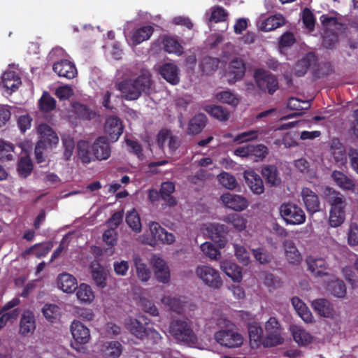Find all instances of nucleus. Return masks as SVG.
Wrapping results in <instances>:
<instances>
[{"instance_id":"nucleus-1","label":"nucleus","mask_w":358,"mask_h":358,"mask_svg":"<svg viewBox=\"0 0 358 358\" xmlns=\"http://www.w3.org/2000/svg\"><path fill=\"white\" fill-rule=\"evenodd\" d=\"M211 320L221 328L214 334L215 341L220 345L227 348H237L243 344L244 336L238 331L229 328L232 323L221 310H216L213 313Z\"/></svg>"},{"instance_id":"nucleus-2","label":"nucleus","mask_w":358,"mask_h":358,"mask_svg":"<svg viewBox=\"0 0 358 358\" xmlns=\"http://www.w3.org/2000/svg\"><path fill=\"white\" fill-rule=\"evenodd\" d=\"M324 195L330 206L329 225L333 228L341 226L345 220L347 202L345 196L338 191L331 187L325 189Z\"/></svg>"},{"instance_id":"nucleus-3","label":"nucleus","mask_w":358,"mask_h":358,"mask_svg":"<svg viewBox=\"0 0 358 358\" xmlns=\"http://www.w3.org/2000/svg\"><path fill=\"white\" fill-rule=\"evenodd\" d=\"M150 76L148 71L143 72L136 80H124L118 83L117 88L126 99H137L143 92L150 93L152 86Z\"/></svg>"},{"instance_id":"nucleus-4","label":"nucleus","mask_w":358,"mask_h":358,"mask_svg":"<svg viewBox=\"0 0 358 358\" xmlns=\"http://www.w3.org/2000/svg\"><path fill=\"white\" fill-rule=\"evenodd\" d=\"M140 241L152 247L156 246L159 243L171 245L176 241L172 233L168 232L158 222H150L148 230L139 237Z\"/></svg>"},{"instance_id":"nucleus-5","label":"nucleus","mask_w":358,"mask_h":358,"mask_svg":"<svg viewBox=\"0 0 358 358\" xmlns=\"http://www.w3.org/2000/svg\"><path fill=\"white\" fill-rule=\"evenodd\" d=\"M169 332L179 343L201 348L196 336L187 321L180 320L173 321L169 327Z\"/></svg>"},{"instance_id":"nucleus-6","label":"nucleus","mask_w":358,"mask_h":358,"mask_svg":"<svg viewBox=\"0 0 358 358\" xmlns=\"http://www.w3.org/2000/svg\"><path fill=\"white\" fill-rule=\"evenodd\" d=\"M64 54V50L62 48H55L49 53L48 57L51 61L60 59L54 63L53 71L60 77L71 79L77 74V70L73 62L63 59Z\"/></svg>"},{"instance_id":"nucleus-7","label":"nucleus","mask_w":358,"mask_h":358,"mask_svg":"<svg viewBox=\"0 0 358 358\" xmlns=\"http://www.w3.org/2000/svg\"><path fill=\"white\" fill-rule=\"evenodd\" d=\"M40 139L35 148L36 159L38 163L45 161L42 150L48 146L52 147L59 142V137L52 129L47 124H41L37 128Z\"/></svg>"},{"instance_id":"nucleus-8","label":"nucleus","mask_w":358,"mask_h":358,"mask_svg":"<svg viewBox=\"0 0 358 358\" xmlns=\"http://www.w3.org/2000/svg\"><path fill=\"white\" fill-rule=\"evenodd\" d=\"M337 14L322 15L320 17V21L324 29L323 34V45L327 48H331L338 41V35L336 31L338 30L341 24L338 22Z\"/></svg>"},{"instance_id":"nucleus-9","label":"nucleus","mask_w":358,"mask_h":358,"mask_svg":"<svg viewBox=\"0 0 358 358\" xmlns=\"http://www.w3.org/2000/svg\"><path fill=\"white\" fill-rule=\"evenodd\" d=\"M131 22H127L124 27V34L129 46L135 47L148 41L153 34L154 29L150 25H145L129 31Z\"/></svg>"},{"instance_id":"nucleus-10","label":"nucleus","mask_w":358,"mask_h":358,"mask_svg":"<svg viewBox=\"0 0 358 358\" xmlns=\"http://www.w3.org/2000/svg\"><path fill=\"white\" fill-rule=\"evenodd\" d=\"M70 331L73 337L72 348L79 352H83V345L88 343L91 339L90 329L81 322L75 320L71 322Z\"/></svg>"},{"instance_id":"nucleus-11","label":"nucleus","mask_w":358,"mask_h":358,"mask_svg":"<svg viewBox=\"0 0 358 358\" xmlns=\"http://www.w3.org/2000/svg\"><path fill=\"white\" fill-rule=\"evenodd\" d=\"M280 213L287 224L299 225L306 221L303 209L293 203H284L280 207Z\"/></svg>"},{"instance_id":"nucleus-12","label":"nucleus","mask_w":358,"mask_h":358,"mask_svg":"<svg viewBox=\"0 0 358 358\" xmlns=\"http://www.w3.org/2000/svg\"><path fill=\"white\" fill-rule=\"evenodd\" d=\"M195 273L203 284L213 289H219L222 285L220 273L217 270L208 265H199Z\"/></svg>"},{"instance_id":"nucleus-13","label":"nucleus","mask_w":358,"mask_h":358,"mask_svg":"<svg viewBox=\"0 0 358 358\" xmlns=\"http://www.w3.org/2000/svg\"><path fill=\"white\" fill-rule=\"evenodd\" d=\"M265 332V336L262 338L264 346L271 347L282 343L284 338L281 335L279 323L275 317H271L266 322Z\"/></svg>"},{"instance_id":"nucleus-14","label":"nucleus","mask_w":358,"mask_h":358,"mask_svg":"<svg viewBox=\"0 0 358 358\" xmlns=\"http://www.w3.org/2000/svg\"><path fill=\"white\" fill-rule=\"evenodd\" d=\"M148 323V318L139 315L136 319H130L128 326L131 332L138 338H143L145 336L151 335L155 340L161 338V336L157 331L146 327Z\"/></svg>"},{"instance_id":"nucleus-15","label":"nucleus","mask_w":358,"mask_h":358,"mask_svg":"<svg viewBox=\"0 0 358 358\" xmlns=\"http://www.w3.org/2000/svg\"><path fill=\"white\" fill-rule=\"evenodd\" d=\"M254 78L258 87L262 92L272 94L278 88L276 78L263 69H257L254 73Z\"/></svg>"},{"instance_id":"nucleus-16","label":"nucleus","mask_w":358,"mask_h":358,"mask_svg":"<svg viewBox=\"0 0 358 358\" xmlns=\"http://www.w3.org/2000/svg\"><path fill=\"white\" fill-rule=\"evenodd\" d=\"M201 231L203 234L217 243L220 248L225 246L227 243L226 234L227 231V227L224 224L207 223L203 225Z\"/></svg>"},{"instance_id":"nucleus-17","label":"nucleus","mask_w":358,"mask_h":358,"mask_svg":"<svg viewBox=\"0 0 358 358\" xmlns=\"http://www.w3.org/2000/svg\"><path fill=\"white\" fill-rule=\"evenodd\" d=\"M150 264L154 270L156 280L163 284H167L171 279V272L167 262L158 255H153Z\"/></svg>"},{"instance_id":"nucleus-18","label":"nucleus","mask_w":358,"mask_h":358,"mask_svg":"<svg viewBox=\"0 0 358 358\" xmlns=\"http://www.w3.org/2000/svg\"><path fill=\"white\" fill-rule=\"evenodd\" d=\"M285 24V17L280 14H276L266 17L262 15L257 21V27L259 30L270 31Z\"/></svg>"},{"instance_id":"nucleus-19","label":"nucleus","mask_w":358,"mask_h":358,"mask_svg":"<svg viewBox=\"0 0 358 358\" xmlns=\"http://www.w3.org/2000/svg\"><path fill=\"white\" fill-rule=\"evenodd\" d=\"M245 67L243 61L236 58L231 61L224 76L227 82L232 84L241 80L245 75Z\"/></svg>"},{"instance_id":"nucleus-20","label":"nucleus","mask_w":358,"mask_h":358,"mask_svg":"<svg viewBox=\"0 0 358 358\" xmlns=\"http://www.w3.org/2000/svg\"><path fill=\"white\" fill-rule=\"evenodd\" d=\"M220 200L224 206L235 211H242L248 206V200L241 195L225 193L220 196Z\"/></svg>"},{"instance_id":"nucleus-21","label":"nucleus","mask_w":358,"mask_h":358,"mask_svg":"<svg viewBox=\"0 0 358 358\" xmlns=\"http://www.w3.org/2000/svg\"><path fill=\"white\" fill-rule=\"evenodd\" d=\"M77 155L84 164L97 160L93 143L85 140H80L77 143Z\"/></svg>"},{"instance_id":"nucleus-22","label":"nucleus","mask_w":358,"mask_h":358,"mask_svg":"<svg viewBox=\"0 0 358 358\" xmlns=\"http://www.w3.org/2000/svg\"><path fill=\"white\" fill-rule=\"evenodd\" d=\"M243 176L248 187L253 194L259 195L264 192L263 180L254 170L245 171Z\"/></svg>"},{"instance_id":"nucleus-23","label":"nucleus","mask_w":358,"mask_h":358,"mask_svg":"<svg viewBox=\"0 0 358 358\" xmlns=\"http://www.w3.org/2000/svg\"><path fill=\"white\" fill-rule=\"evenodd\" d=\"M21 85L20 78L13 71H6L1 77L0 86L4 90V92L11 94Z\"/></svg>"},{"instance_id":"nucleus-24","label":"nucleus","mask_w":358,"mask_h":358,"mask_svg":"<svg viewBox=\"0 0 358 358\" xmlns=\"http://www.w3.org/2000/svg\"><path fill=\"white\" fill-rule=\"evenodd\" d=\"M313 310L321 317L333 319L336 313L333 305L327 299H318L311 302Z\"/></svg>"},{"instance_id":"nucleus-25","label":"nucleus","mask_w":358,"mask_h":358,"mask_svg":"<svg viewBox=\"0 0 358 358\" xmlns=\"http://www.w3.org/2000/svg\"><path fill=\"white\" fill-rule=\"evenodd\" d=\"M159 73L164 80L172 85H177L180 81L179 69L173 63L167 62L162 64L159 67Z\"/></svg>"},{"instance_id":"nucleus-26","label":"nucleus","mask_w":358,"mask_h":358,"mask_svg":"<svg viewBox=\"0 0 358 358\" xmlns=\"http://www.w3.org/2000/svg\"><path fill=\"white\" fill-rule=\"evenodd\" d=\"M307 210L313 214L320 210V200L317 195L308 187H304L301 193Z\"/></svg>"},{"instance_id":"nucleus-27","label":"nucleus","mask_w":358,"mask_h":358,"mask_svg":"<svg viewBox=\"0 0 358 358\" xmlns=\"http://www.w3.org/2000/svg\"><path fill=\"white\" fill-rule=\"evenodd\" d=\"M331 178L336 185L343 190L355 192L356 183L355 180L339 171H334Z\"/></svg>"},{"instance_id":"nucleus-28","label":"nucleus","mask_w":358,"mask_h":358,"mask_svg":"<svg viewBox=\"0 0 358 358\" xmlns=\"http://www.w3.org/2000/svg\"><path fill=\"white\" fill-rule=\"evenodd\" d=\"M122 131L123 126L118 117L112 116L106 120L105 131L112 141H116L122 134Z\"/></svg>"},{"instance_id":"nucleus-29","label":"nucleus","mask_w":358,"mask_h":358,"mask_svg":"<svg viewBox=\"0 0 358 358\" xmlns=\"http://www.w3.org/2000/svg\"><path fill=\"white\" fill-rule=\"evenodd\" d=\"M157 141L162 148L167 145L171 152H174L180 145L178 138L173 136L171 131L166 129L160 131L158 134Z\"/></svg>"},{"instance_id":"nucleus-30","label":"nucleus","mask_w":358,"mask_h":358,"mask_svg":"<svg viewBox=\"0 0 358 358\" xmlns=\"http://www.w3.org/2000/svg\"><path fill=\"white\" fill-rule=\"evenodd\" d=\"M96 159L99 161L108 159L111 153L108 139L104 136H100L93 143Z\"/></svg>"},{"instance_id":"nucleus-31","label":"nucleus","mask_w":358,"mask_h":358,"mask_svg":"<svg viewBox=\"0 0 358 358\" xmlns=\"http://www.w3.org/2000/svg\"><path fill=\"white\" fill-rule=\"evenodd\" d=\"M308 270L315 276H322L327 273L328 266L322 258L313 256L306 258Z\"/></svg>"},{"instance_id":"nucleus-32","label":"nucleus","mask_w":358,"mask_h":358,"mask_svg":"<svg viewBox=\"0 0 358 358\" xmlns=\"http://www.w3.org/2000/svg\"><path fill=\"white\" fill-rule=\"evenodd\" d=\"M91 275L96 286L103 288L107 285V273L103 267L98 262H93L90 266Z\"/></svg>"},{"instance_id":"nucleus-33","label":"nucleus","mask_w":358,"mask_h":358,"mask_svg":"<svg viewBox=\"0 0 358 358\" xmlns=\"http://www.w3.org/2000/svg\"><path fill=\"white\" fill-rule=\"evenodd\" d=\"M76 278L69 273H62L57 278V287L64 292L73 293L76 290Z\"/></svg>"},{"instance_id":"nucleus-34","label":"nucleus","mask_w":358,"mask_h":358,"mask_svg":"<svg viewBox=\"0 0 358 358\" xmlns=\"http://www.w3.org/2000/svg\"><path fill=\"white\" fill-rule=\"evenodd\" d=\"M292 304L297 314L305 322L310 323L313 321V316L312 313L307 307L306 303L299 297H293L292 299Z\"/></svg>"},{"instance_id":"nucleus-35","label":"nucleus","mask_w":358,"mask_h":358,"mask_svg":"<svg viewBox=\"0 0 358 358\" xmlns=\"http://www.w3.org/2000/svg\"><path fill=\"white\" fill-rule=\"evenodd\" d=\"M78 300L83 304H90L94 299L95 295L92 287L85 283H81L76 288Z\"/></svg>"},{"instance_id":"nucleus-36","label":"nucleus","mask_w":358,"mask_h":358,"mask_svg":"<svg viewBox=\"0 0 358 358\" xmlns=\"http://www.w3.org/2000/svg\"><path fill=\"white\" fill-rule=\"evenodd\" d=\"M220 268L234 282H240L242 280L241 268L235 263L229 261H222L220 262Z\"/></svg>"},{"instance_id":"nucleus-37","label":"nucleus","mask_w":358,"mask_h":358,"mask_svg":"<svg viewBox=\"0 0 358 358\" xmlns=\"http://www.w3.org/2000/svg\"><path fill=\"white\" fill-rule=\"evenodd\" d=\"M133 262L136 268V275L142 282H148L151 278V271L143 262L138 255L133 256Z\"/></svg>"},{"instance_id":"nucleus-38","label":"nucleus","mask_w":358,"mask_h":358,"mask_svg":"<svg viewBox=\"0 0 358 358\" xmlns=\"http://www.w3.org/2000/svg\"><path fill=\"white\" fill-rule=\"evenodd\" d=\"M285 255L287 259L292 264H298L301 261V256L294 243L290 240L283 242Z\"/></svg>"},{"instance_id":"nucleus-39","label":"nucleus","mask_w":358,"mask_h":358,"mask_svg":"<svg viewBox=\"0 0 358 358\" xmlns=\"http://www.w3.org/2000/svg\"><path fill=\"white\" fill-rule=\"evenodd\" d=\"M164 49L170 54L181 55L183 53V48L176 38L165 36L162 41Z\"/></svg>"},{"instance_id":"nucleus-40","label":"nucleus","mask_w":358,"mask_h":358,"mask_svg":"<svg viewBox=\"0 0 358 358\" xmlns=\"http://www.w3.org/2000/svg\"><path fill=\"white\" fill-rule=\"evenodd\" d=\"M250 341L253 347H257L260 344L262 336V329L259 324L257 322H252L248 324Z\"/></svg>"},{"instance_id":"nucleus-41","label":"nucleus","mask_w":358,"mask_h":358,"mask_svg":"<svg viewBox=\"0 0 358 358\" xmlns=\"http://www.w3.org/2000/svg\"><path fill=\"white\" fill-rule=\"evenodd\" d=\"M294 340L299 345H305L312 341V336L300 327L293 325L290 328Z\"/></svg>"},{"instance_id":"nucleus-42","label":"nucleus","mask_w":358,"mask_h":358,"mask_svg":"<svg viewBox=\"0 0 358 358\" xmlns=\"http://www.w3.org/2000/svg\"><path fill=\"white\" fill-rule=\"evenodd\" d=\"M206 123V117L203 114H198L189 120L188 124V133L197 134L204 128Z\"/></svg>"},{"instance_id":"nucleus-43","label":"nucleus","mask_w":358,"mask_h":358,"mask_svg":"<svg viewBox=\"0 0 358 358\" xmlns=\"http://www.w3.org/2000/svg\"><path fill=\"white\" fill-rule=\"evenodd\" d=\"M35 329L34 315L30 311H24L20 322V332L26 334L32 332Z\"/></svg>"},{"instance_id":"nucleus-44","label":"nucleus","mask_w":358,"mask_h":358,"mask_svg":"<svg viewBox=\"0 0 358 358\" xmlns=\"http://www.w3.org/2000/svg\"><path fill=\"white\" fill-rule=\"evenodd\" d=\"M328 292L335 297L342 298L346 294V288L341 280L335 278L327 285Z\"/></svg>"},{"instance_id":"nucleus-45","label":"nucleus","mask_w":358,"mask_h":358,"mask_svg":"<svg viewBox=\"0 0 358 358\" xmlns=\"http://www.w3.org/2000/svg\"><path fill=\"white\" fill-rule=\"evenodd\" d=\"M126 222L134 232L138 233L141 231V218L135 209H132L127 212L126 215Z\"/></svg>"},{"instance_id":"nucleus-46","label":"nucleus","mask_w":358,"mask_h":358,"mask_svg":"<svg viewBox=\"0 0 358 358\" xmlns=\"http://www.w3.org/2000/svg\"><path fill=\"white\" fill-rule=\"evenodd\" d=\"M331 153L338 162L343 164L346 160L345 150L338 139H333L331 144Z\"/></svg>"},{"instance_id":"nucleus-47","label":"nucleus","mask_w":358,"mask_h":358,"mask_svg":"<svg viewBox=\"0 0 358 358\" xmlns=\"http://www.w3.org/2000/svg\"><path fill=\"white\" fill-rule=\"evenodd\" d=\"M161 301L162 304L172 311L180 313L183 310V302L178 299L170 296H164L162 298Z\"/></svg>"},{"instance_id":"nucleus-48","label":"nucleus","mask_w":358,"mask_h":358,"mask_svg":"<svg viewBox=\"0 0 358 358\" xmlns=\"http://www.w3.org/2000/svg\"><path fill=\"white\" fill-rule=\"evenodd\" d=\"M72 108L78 117L83 120H91L96 116V113L90 110L85 105L74 103L72 105Z\"/></svg>"},{"instance_id":"nucleus-49","label":"nucleus","mask_w":358,"mask_h":358,"mask_svg":"<svg viewBox=\"0 0 358 358\" xmlns=\"http://www.w3.org/2000/svg\"><path fill=\"white\" fill-rule=\"evenodd\" d=\"M223 220L233 225V227L239 231L244 230L246 227L247 220L241 215L232 214L226 216Z\"/></svg>"},{"instance_id":"nucleus-50","label":"nucleus","mask_w":358,"mask_h":358,"mask_svg":"<svg viewBox=\"0 0 358 358\" xmlns=\"http://www.w3.org/2000/svg\"><path fill=\"white\" fill-rule=\"evenodd\" d=\"M216 99L224 103L229 104L232 106H236L239 103V99L235 94L229 90H225L217 93Z\"/></svg>"},{"instance_id":"nucleus-51","label":"nucleus","mask_w":358,"mask_h":358,"mask_svg":"<svg viewBox=\"0 0 358 358\" xmlns=\"http://www.w3.org/2000/svg\"><path fill=\"white\" fill-rule=\"evenodd\" d=\"M223 62L217 58L206 57L204 58L201 64L202 71L208 74L222 66Z\"/></svg>"},{"instance_id":"nucleus-52","label":"nucleus","mask_w":358,"mask_h":358,"mask_svg":"<svg viewBox=\"0 0 358 358\" xmlns=\"http://www.w3.org/2000/svg\"><path fill=\"white\" fill-rule=\"evenodd\" d=\"M43 314L50 322H55L60 315L59 308L55 304H46L43 308Z\"/></svg>"},{"instance_id":"nucleus-53","label":"nucleus","mask_w":358,"mask_h":358,"mask_svg":"<svg viewBox=\"0 0 358 358\" xmlns=\"http://www.w3.org/2000/svg\"><path fill=\"white\" fill-rule=\"evenodd\" d=\"M33 169V165L30 158L27 156L22 157L17 164V171L19 174L26 178L27 177L31 172Z\"/></svg>"},{"instance_id":"nucleus-54","label":"nucleus","mask_w":358,"mask_h":358,"mask_svg":"<svg viewBox=\"0 0 358 358\" xmlns=\"http://www.w3.org/2000/svg\"><path fill=\"white\" fill-rule=\"evenodd\" d=\"M234 253L237 259L243 265H248L250 262V252L243 245H234Z\"/></svg>"},{"instance_id":"nucleus-55","label":"nucleus","mask_w":358,"mask_h":358,"mask_svg":"<svg viewBox=\"0 0 358 358\" xmlns=\"http://www.w3.org/2000/svg\"><path fill=\"white\" fill-rule=\"evenodd\" d=\"M203 255L211 260H215L220 256V250L210 242H205L200 246Z\"/></svg>"},{"instance_id":"nucleus-56","label":"nucleus","mask_w":358,"mask_h":358,"mask_svg":"<svg viewBox=\"0 0 358 358\" xmlns=\"http://www.w3.org/2000/svg\"><path fill=\"white\" fill-rule=\"evenodd\" d=\"M219 183L224 188L234 189L236 187V180L234 176L227 172H222L217 176Z\"/></svg>"},{"instance_id":"nucleus-57","label":"nucleus","mask_w":358,"mask_h":358,"mask_svg":"<svg viewBox=\"0 0 358 358\" xmlns=\"http://www.w3.org/2000/svg\"><path fill=\"white\" fill-rule=\"evenodd\" d=\"M206 110L215 118L220 120H227L229 116V112L220 106H211L206 108Z\"/></svg>"},{"instance_id":"nucleus-58","label":"nucleus","mask_w":358,"mask_h":358,"mask_svg":"<svg viewBox=\"0 0 358 358\" xmlns=\"http://www.w3.org/2000/svg\"><path fill=\"white\" fill-rule=\"evenodd\" d=\"M262 175L267 182L272 185H277L280 182V178L277 175L276 168L273 166H266L262 169Z\"/></svg>"},{"instance_id":"nucleus-59","label":"nucleus","mask_w":358,"mask_h":358,"mask_svg":"<svg viewBox=\"0 0 358 358\" xmlns=\"http://www.w3.org/2000/svg\"><path fill=\"white\" fill-rule=\"evenodd\" d=\"M62 143L64 147V158L65 160H69L75 148L73 138L70 135H64L62 136Z\"/></svg>"},{"instance_id":"nucleus-60","label":"nucleus","mask_w":358,"mask_h":358,"mask_svg":"<svg viewBox=\"0 0 358 358\" xmlns=\"http://www.w3.org/2000/svg\"><path fill=\"white\" fill-rule=\"evenodd\" d=\"M122 348L121 344L117 341L108 343L104 353L107 358H118L122 354Z\"/></svg>"},{"instance_id":"nucleus-61","label":"nucleus","mask_w":358,"mask_h":358,"mask_svg":"<svg viewBox=\"0 0 358 358\" xmlns=\"http://www.w3.org/2000/svg\"><path fill=\"white\" fill-rule=\"evenodd\" d=\"M56 106V101L48 93L44 92L39 100V107L43 111H50Z\"/></svg>"},{"instance_id":"nucleus-62","label":"nucleus","mask_w":358,"mask_h":358,"mask_svg":"<svg viewBox=\"0 0 358 358\" xmlns=\"http://www.w3.org/2000/svg\"><path fill=\"white\" fill-rule=\"evenodd\" d=\"M348 243L351 246L358 245V224L351 222L348 231Z\"/></svg>"},{"instance_id":"nucleus-63","label":"nucleus","mask_w":358,"mask_h":358,"mask_svg":"<svg viewBox=\"0 0 358 358\" xmlns=\"http://www.w3.org/2000/svg\"><path fill=\"white\" fill-rule=\"evenodd\" d=\"M210 17L209 21L215 22H223L227 17V11L220 6H215L210 9Z\"/></svg>"},{"instance_id":"nucleus-64","label":"nucleus","mask_w":358,"mask_h":358,"mask_svg":"<svg viewBox=\"0 0 358 358\" xmlns=\"http://www.w3.org/2000/svg\"><path fill=\"white\" fill-rule=\"evenodd\" d=\"M310 107V101H301L296 98H290L287 102V108L290 110H308Z\"/></svg>"}]
</instances>
